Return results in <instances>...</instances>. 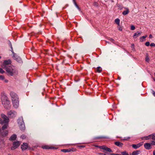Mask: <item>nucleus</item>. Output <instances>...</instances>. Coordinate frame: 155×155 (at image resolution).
Returning a JSON list of instances; mask_svg holds the SVG:
<instances>
[{"label":"nucleus","instance_id":"49","mask_svg":"<svg viewBox=\"0 0 155 155\" xmlns=\"http://www.w3.org/2000/svg\"><path fill=\"white\" fill-rule=\"evenodd\" d=\"M130 137H129L128 138L125 137L124 138V139L123 140H127V139H130Z\"/></svg>","mask_w":155,"mask_h":155},{"label":"nucleus","instance_id":"61","mask_svg":"<svg viewBox=\"0 0 155 155\" xmlns=\"http://www.w3.org/2000/svg\"><path fill=\"white\" fill-rule=\"evenodd\" d=\"M8 155H10V154H9Z\"/></svg>","mask_w":155,"mask_h":155},{"label":"nucleus","instance_id":"59","mask_svg":"<svg viewBox=\"0 0 155 155\" xmlns=\"http://www.w3.org/2000/svg\"><path fill=\"white\" fill-rule=\"evenodd\" d=\"M153 80H154V81H155V79H153Z\"/></svg>","mask_w":155,"mask_h":155},{"label":"nucleus","instance_id":"20","mask_svg":"<svg viewBox=\"0 0 155 155\" xmlns=\"http://www.w3.org/2000/svg\"><path fill=\"white\" fill-rule=\"evenodd\" d=\"M61 151L64 152H68L74 151L73 150L69 149H64L61 150Z\"/></svg>","mask_w":155,"mask_h":155},{"label":"nucleus","instance_id":"32","mask_svg":"<svg viewBox=\"0 0 155 155\" xmlns=\"http://www.w3.org/2000/svg\"><path fill=\"white\" fill-rule=\"evenodd\" d=\"M117 28L118 29V30L120 31H122V27L120 26V25H118L117 26Z\"/></svg>","mask_w":155,"mask_h":155},{"label":"nucleus","instance_id":"21","mask_svg":"<svg viewBox=\"0 0 155 155\" xmlns=\"http://www.w3.org/2000/svg\"><path fill=\"white\" fill-rule=\"evenodd\" d=\"M19 126L21 130H24L25 129V127L24 123L19 124Z\"/></svg>","mask_w":155,"mask_h":155},{"label":"nucleus","instance_id":"48","mask_svg":"<svg viewBox=\"0 0 155 155\" xmlns=\"http://www.w3.org/2000/svg\"><path fill=\"white\" fill-rule=\"evenodd\" d=\"M111 155H121L120 154H118V153H113L111 154Z\"/></svg>","mask_w":155,"mask_h":155},{"label":"nucleus","instance_id":"47","mask_svg":"<svg viewBox=\"0 0 155 155\" xmlns=\"http://www.w3.org/2000/svg\"><path fill=\"white\" fill-rule=\"evenodd\" d=\"M151 144L152 145H155V142L153 141H152Z\"/></svg>","mask_w":155,"mask_h":155},{"label":"nucleus","instance_id":"37","mask_svg":"<svg viewBox=\"0 0 155 155\" xmlns=\"http://www.w3.org/2000/svg\"><path fill=\"white\" fill-rule=\"evenodd\" d=\"M135 27L133 25H131V30H134L135 29Z\"/></svg>","mask_w":155,"mask_h":155},{"label":"nucleus","instance_id":"52","mask_svg":"<svg viewBox=\"0 0 155 155\" xmlns=\"http://www.w3.org/2000/svg\"><path fill=\"white\" fill-rule=\"evenodd\" d=\"M55 149L54 147H50L49 149Z\"/></svg>","mask_w":155,"mask_h":155},{"label":"nucleus","instance_id":"24","mask_svg":"<svg viewBox=\"0 0 155 155\" xmlns=\"http://www.w3.org/2000/svg\"><path fill=\"white\" fill-rule=\"evenodd\" d=\"M8 126V125L7 124L3 126L1 129V131L4 130L5 129H7Z\"/></svg>","mask_w":155,"mask_h":155},{"label":"nucleus","instance_id":"35","mask_svg":"<svg viewBox=\"0 0 155 155\" xmlns=\"http://www.w3.org/2000/svg\"><path fill=\"white\" fill-rule=\"evenodd\" d=\"M145 59H146V61H147V62H149L150 59H149V58L148 57V56L147 55Z\"/></svg>","mask_w":155,"mask_h":155},{"label":"nucleus","instance_id":"46","mask_svg":"<svg viewBox=\"0 0 155 155\" xmlns=\"http://www.w3.org/2000/svg\"><path fill=\"white\" fill-rule=\"evenodd\" d=\"M4 123L3 120H2L1 119H0V123L2 124Z\"/></svg>","mask_w":155,"mask_h":155},{"label":"nucleus","instance_id":"45","mask_svg":"<svg viewBox=\"0 0 155 155\" xmlns=\"http://www.w3.org/2000/svg\"><path fill=\"white\" fill-rule=\"evenodd\" d=\"M94 146L97 147L101 149V147H102V146H98V145H94Z\"/></svg>","mask_w":155,"mask_h":155},{"label":"nucleus","instance_id":"36","mask_svg":"<svg viewBox=\"0 0 155 155\" xmlns=\"http://www.w3.org/2000/svg\"><path fill=\"white\" fill-rule=\"evenodd\" d=\"M5 72V71L1 68H0V73L3 74Z\"/></svg>","mask_w":155,"mask_h":155},{"label":"nucleus","instance_id":"43","mask_svg":"<svg viewBox=\"0 0 155 155\" xmlns=\"http://www.w3.org/2000/svg\"><path fill=\"white\" fill-rule=\"evenodd\" d=\"M97 154L98 155H106V154L105 153H97Z\"/></svg>","mask_w":155,"mask_h":155},{"label":"nucleus","instance_id":"11","mask_svg":"<svg viewBox=\"0 0 155 155\" xmlns=\"http://www.w3.org/2000/svg\"><path fill=\"white\" fill-rule=\"evenodd\" d=\"M144 146L145 148L147 150H150L152 148L151 144L149 143H145Z\"/></svg>","mask_w":155,"mask_h":155},{"label":"nucleus","instance_id":"44","mask_svg":"<svg viewBox=\"0 0 155 155\" xmlns=\"http://www.w3.org/2000/svg\"><path fill=\"white\" fill-rule=\"evenodd\" d=\"M109 40L111 42L114 43V40L112 38H109Z\"/></svg>","mask_w":155,"mask_h":155},{"label":"nucleus","instance_id":"3","mask_svg":"<svg viewBox=\"0 0 155 155\" xmlns=\"http://www.w3.org/2000/svg\"><path fill=\"white\" fill-rule=\"evenodd\" d=\"M2 104L4 107L7 109H9L11 107L10 101L8 100L7 96L2 95L1 97Z\"/></svg>","mask_w":155,"mask_h":155},{"label":"nucleus","instance_id":"39","mask_svg":"<svg viewBox=\"0 0 155 155\" xmlns=\"http://www.w3.org/2000/svg\"><path fill=\"white\" fill-rule=\"evenodd\" d=\"M5 78V77L3 76L0 75V80H4Z\"/></svg>","mask_w":155,"mask_h":155},{"label":"nucleus","instance_id":"31","mask_svg":"<svg viewBox=\"0 0 155 155\" xmlns=\"http://www.w3.org/2000/svg\"><path fill=\"white\" fill-rule=\"evenodd\" d=\"M151 135H152L151 138L153 140H155V134H153Z\"/></svg>","mask_w":155,"mask_h":155},{"label":"nucleus","instance_id":"16","mask_svg":"<svg viewBox=\"0 0 155 155\" xmlns=\"http://www.w3.org/2000/svg\"><path fill=\"white\" fill-rule=\"evenodd\" d=\"M124 8L126 9V10L124 11L122 13L124 15H125L127 14L129 12V9L128 8Z\"/></svg>","mask_w":155,"mask_h":155},{"label":"nucleus","instance_id":"38","mask_svg":"<svg viewBox=\"0 0 155 155\" xmlns=\"http://www.w3.org/2000/svg\"><path fill=\"white\" fill-rule=\"evenodd\" d=\"M8 44H9V45L10 47L11 48H12L11 43L10 41H8Z\"/></svg>","mask_w":155,"mask_h":155},{"label":"nucleus","instance_id":"5","mask_svg":"<svg viewBox=\"0 0 155 155\" xmlns=\"http://www.w3.org/2000/svg\"><path fill=\"white\" fill-rule=\"evenodd\" d=\"M11 63V60H5L3 62L2 65V67L4 69H6L7 67L11 66V65H8L10 64Z\"/></svg>","mask_w":155,"mask_h":155},{"label":"nucleus","instance_id":"53","mask_svg":"<svg viewBox=\"0 0 155 155\" xmlns=\"http://www.w3.org/2000/svg\"><path fill=\"white\" fill-rule=\"evenodd\" d=\"M152 94L155 97V92L154 91H153Z\"/></svg>","mask_w":155,"mask_h":155},{"label":"nucleus","instance_id":"18","mask_svg":"<svg viewBox=\"0 0 155 155\" xmlns=\"http://www.w3.org/2000/svg\"><path fill=\"white\" fill-rule=\"evenodd\" d=\"M17 138V136L16 134H14L12 135L9 138V140H15Z\"/></svg>","mask_w":155,"mask_h":155},{"label":"nucleus","instance_id":"34","mask_svg":"<svg viewBox=\"0 0 155 155\" xmlns=\"http://www.w3.org/2000/svg\"><path fill=\"white\" fill-rule=\"evenodd\" d=\"M121 153L122 155H129L128 153L126 151L121 152Z\"/></svg>","mask_w":155,"mask_h":155},{"label":"nucleus","instance_id":"10","mask_svg":"<svg viewBox=\"0 0 155 155\" xmlns=\"http://www.w3.org/2000/svg\"><path fill=\"white\" fill-rule=\"evenodd\" d=\"M8 132L7 130H2L1 131L0 128V135H1L3 137H5L7 136L8 134Z\"/></svg>","mask_w":155,"mask_h":155},{"label":"nucleus","instance_id":"26","mask_svg":"<svg viewBox=\"0 0 155 155\" xmlns=\"http://www.w3.org/2000/svg\"><path fill=\"white\" fill-rule=\"evenodd\" d=\"M42 148L44 149H49L50 147L48 145H44L41 147Z\"/></svg>","mask_w":155,"mask_h":155},{"label":"nucleus","instance_id":"25","mask_svg":"<svg viewBox=\"0 0 155 155\" xmlns=\"http://www.w3.org/2000/svg\"><path fill=\"white\" fill-rule=\"evenodd\" d=\"M73 2L74 3V5H75V6L79 10V11H80L81 10L80 8H79V6H78V5L76 3V2H75V0H73Z\"/></svg>","mask_w":155,"mask_h":155},{"label":"nucleus","instance_id":"22","mask_svg":"<svg viewBox=\"0 0 155 155\" xmlns=\"http://www.w3.org/2000/svg\"><path fill=\"white\" fill-rule=\"evenodd\" d=\"M147 37V35H146L144 36H143L140 37V41L141 42H143L145 40V38Z\"/></svg>","mask_w":155,"mask_h":155},{"label":"nucleus","instance_id":"50","mask_svg":"<svg viewBox=\"0 0 155 155\" xmlns=\"http://www.w3.org/2000/svg\"><path fill=\"white\" fill-rule=\"evenodd\" d=\"M134 44H132L131 45V48H134Z\"/></svg>","mask_w":155,"mask_h":155},{"label":"nucleus","instance_id":"13","mask_svg":"<svg viewBox=\"0 0 155 155\" xmlns=\"http://www.w3.org/2000/svg\"><path fill=\"white\" fill-rule=\"evenodd\" d=\"M142 31H138L135 33H134L133 36V38H137L138 36L140 35Z\"/></svg>","mask_w":155,"mask_h":155},{"label":"nucleus","instance_id":"56","mask_svg":"<svg viewBox=\"0 0 155 155\" xmlns=\"http://www.w3.org/2000/svg\"><path fill=\"white\" fill-rule=\"evenodd\" d=\"M153 155H155V150H154L153 151Z\"/></svg>","mask_w":155,"mask_h":155},{"label":"nucleus","instance_id":"14","mask_svg":"<svg viewBox=\"0 0 155 155\" xmlns=\"http://www.w3.org/2000/svg\"><path fill=\"white\" fill-rule=\"evenodd\" d=\"M28 147V144L27 143H24L21 145V147L22 150H24L26 149Z\"/></svg>","mask_w":155,"mask_h":155},{"label":"nucleus","instance_id":"58","mask_svg":"<svg viewBox=\"0 0 155 155\" xmlns=\"http://www.w3.org/2000/svg\"><path fill=\"white\" fill-rule=\"evenodd\" d=\"M107 43L108 44H109V42L108 41H107Z\"/></svg>","mask_w":155,"mask_h":155},{"label":"nucleus","instance_id":"15","mask_svg":"<svg viewBox=\"0 0 155 155\" xmlns=\"http://www.w3.org/2000/svg\"><path fill=\"white\" fill-rule=\"evenodd\" d=\"M18 125L24 123L23 121V117H21L19 118L18 120Z\"/></svg>","mask_w":155,"mask_h":155},{"label":"nucleus","instance_id":"57","mask_svg":"<svg viewBox=\"0 0 155 155\" xmlns=\"http://www.w3.org/2000/svg\"><path fill=\"white\" fill-rule=\"evenodd\" d=\"M45 52H47L48 51V50L47 49H45Z\"/></svg>","mask_w":155,"mask_h":155},{"label":"nucleus","instance_id":"51","mask_svg":"<svg viewBox=\"0 0 155 155\" xmlns=\"http://www.w3.org/2000/svg\"><path fill=\"white\" fill-rule=\"evenodd\" d=\"M78 147L79 148H81V147L84 148L85 147V146H78Z\"/></svg>","mask_w":155,"mask_h":155},{"label":"nucleus","instance_id":"8","mask_svg":"<svg viewBox=\"0 0 155 155\" xmlns=\"http://www.w3.org/2000/svg\"><path fill=\"white\" fill-rule=\"evenodd\" d=\"M1 117L3 119L4 123H8L9 121L8 118L5 114H2L1 115Z\"/></svg>","mask_w":155,"mask_h":155},{"label":"nucleus","instance_id":"17","mask_svg":"<svg viewBox=\"0 0 155 155\" xmlns=\"http://www.w3.org/2000/svg\"><path fill=\"white\" fill-rule=\"evenodd\" d=\"M114 144L115 145L119 147H122L123 145L122 143L119 141H116L115 142Z\"/></svg>","mask_w":155,"mask_h":155},{"label":"nucleus","instance_id":"9","mask_svg":"<svg viewBox=\"0 0 155 155\" xmlns=\"http://www.w3.org/2000/svg\"><path fill=\"white\" fill-rule=\"evenodd\" d=\"M101 149H102L106 151L110 152H112L110 148L107 147L105 146H102Z\"/></svg>","mask_w":155,"mask_h":155},{"label":"nucleus","instance_id":"4","mask_svg":"<svg viewBox=\"0 0 155 155\" xmlns=\"http://www.w3.org/2000/svg\"><path fill=\"white\" fill-rule=\"evenodd\" d=\"M11 51L12 52L13 54V59L16 60L18 62L20 63H21L22 62V61L21 59L17 55V54H15L13 51V49H12Z\"/></svg>","mask_w":155,"mask_h":155},{"label":"nucleus","instance_id":"30","mask_svg":"<svg viewBox=\"0 0 155 155\" xmlns=\"http://www.w3.org/2000/svg\"><path fill=\"white\" fill-rule=\"evenodd\" d=\"M93 5L94 6H95L96 7H97L98 6L99 4L98 3H97V2H94L93 3Z\"/></svg>","mask_w":155,"mask_h":155},{"label":"nucleus","instance_id":"23","mask_svg":"<svg viewBox=\"0 0 155 155\" xmlns=\"http://www.w3.org/2000/svg\"><path fill=\"white\" fill-rule=\"evenodd\" d=\"M140 152L139 150L134 151L132 152V155H137L139 154Z\"/></svg>","mask_w":155,"mask_h":155},{"label":"nucleus","instance_id":"55","mask_svg":"<svg viewBox=\"0 0 155 155\" xmlns=\"http://www.w3.org/2000/svg\"><path fill=\"white\" fill-rule=\"evenodd\" d=\"M5 81L6 83H7L8 82V80H5Z\"/></svg>","mask_w":155,"mask_h":155},{"label":"nucleus","instance_id":"33","mask_svg":"<svg viewBox=\"0 0 155 155\" xmlns=\"http://www.w3.org/2000/svg\"><path fill=\"white\" fill-rule=\"evenodd\" d=\"M107 138V137L101 136V137H97L95 138V139H99V138Z\"/></svg>","mask_w":155,"mask_h":155},{"label":"nucleus","instance_id":"60","mask_svg":"<svg viewBox=\"0 0 155 155\" xmlns=\"http://www.w3.org/2000/svg\"><path fill=\"white\" fill-rule=\"evenodd\" d=\"M1 58V57L0 56V59Z\"/></svg>","mask_w":155,"mask_h":155},{"label":"nucleus","instance_id":"1","mask_svg":"<svg viewBox=\"0 0 155 155\" xmlns=\"http://www.w3.org/2000/svg\"><path fill=\"white\" fill-rule=\"evenodd\" d=\"M10 95L14 107L15 108H17L19 105V98L18 95L13 92H11Z\"/></svg>","mask_w":155,"mask_h":155},{"label":"nucleus","instance_id":"19","mask_svg":"<svg viewBox=\"0 0 155 155\" xmlns=\"http://www.w3.org/2000/svg\"><path fill=\"white\" fill-rule=\"evenodd\" d=\"M151 136H152V135H151V134H150V135H149L148 136L142 137L141 138H142V140L145 139L146 140H148L149 139H151Z\"/></svg>","mask_w":155,"mask_h":155},{"label":"nucleus","instance_id":"12","mask_svg":"<svg viewBox=\"0 0 155 155\" xmlns=\"http://www.w3.org/2000/svg\"><path fill=\"white\" fill-rule=\"evenodd\" d=\"M142 145L143 143H140L138 144H132V146L134 149H137L140 147Z\"/></svg>","mask_w":155,"mask_h":155},{"label":"nucleus","instance_id":"41","mask_svg":"<svg viewBox=\"0 0 155 155\" xmlns=\"http://www.w3.org/2000/svg\"><path fill=\"white\" fill-rule=\"evenodd\" d=\"M150 43L149 42L147 41L146 42L145 45L147 46H149L150 45Z\"/></svg>","mask_w":155,"mask_h":155},{"label":"nucleus","instance_id":"54","mask_svg":"<svg viewBox=\"0 0 155 155\" xmlns=\"http://www.w3.org/2000/svg\"><path fill=\"white\" fill-rule=\"evenodd\" d=\"M149 37L150 38H152V35L150 34L149 36Z\"/></svg>","mask_w":155,"mask_h":155},{"label":"nucleus","instance_id":"40","mask_svg":"<svg viewBox=\"0 0 155 155\" xmlns=\"http://www.w3.org/2000/svg\"><path fill=\"white\" fill-rule=\"evenodd\" d=\"M26 136L24 134L22 135L21 136V138L23 139H25L26 138Z\"/></svg>","mask_w":155,"mask_h":155},{"label":"nucleus","instance_id":"28","mask_svg":"<svg viewBox=\"0 0 155 155\" xmlns=\"http://www.w3.org/2000/svg\"><path fill=\"white\" fill-rule=\"evenodd\" d=\"M117 6L120 10L122 9L123 8V6L122 5L118 4L117 5Z\"/></svg>","mask_w":155,"mask_h":155},{"label":"nucleus","instance_id":"29","mask_svg":"<svg viewBox=\"0 0 155 155\" xmlns=\"http://www.w3.org/2000/svg\"><path fill=\"white\" fill-rule=\"evenodd\" d=\"M120 19L119 18H117L115 20V23L118 25H120Z\"/></svg>","mask_w":155,"mask_h":155},{"label":"nucleus","instance_id":"6","mask_svg":"<svg viewBox=\"0 0 155 155\" xmlns=\"http://www.w3.org/2000/svg\"><path fill=\"white\" fill-rule=\"evenodd\" d=\"M7 114L9 117H13L16 116V113L14 110H11L8 112Z\"/></svg>","mask_w":155,"mask_h":155},{"label":"nucleus","instance_id":"42","mask_svg":"<svg viewBox=\"0 0 155 155\" xmlns=\"http://www.w3.org/2000/svg\"><path fill=\"white\" fill-rule=\"evenodd\" d=\"M150 46L151 47H155V44L153 43H152L150 44Z\"/></svg>","mask_w":155,"mask_h":155},{"label":"nucleus","instance_id":"2","mask_svg":"<svg viewBox=\"0 0 155 155\" xmlns=\"http://www.w3.org/2000/svg\"><path fill=\"white\" fill-rule=\"evenodd\" d=\"M6 71L7 74L8 76H14L17 75L18 71L13 66H9L5 69Z\"/></svg>","mask_w":155,"mask_h":155},{"label":"nucleus","instance_id":"27","mask_svg":"<svg viewBox=\"0 0 155 155\" xmlns=\"http://www.w3.org/2000/svg\"><path fill=\"white\" fill-rule=\"evenodd\" d=\"M102 69L100 67H98L97 68V72L100 73L102 71Z\"/></svg>","mask_w":155,"mask_h":155},{"label":"nucleus","instance_id":"7","mask_svg":"<svg viewBox=\"0 0 155 155\" xmlns=\"http://www.w3.org/2000/svg\"><path fill=\"white\" fill-rule=\"evenodd\" d=\"M20 144V143L19 141H15L13 143V146L11 147L12 150H14L17 148Z\"/></svg>","mask_w":155,"mask_h":155}]
</instances>
